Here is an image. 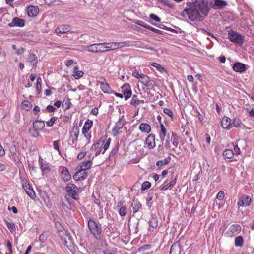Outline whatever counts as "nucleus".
<instances>
[{
  "mask_svg": "<svg viewBox=\"0 0 254 254\" xmlns=\"http://www.w3.org/2000/svg\"><path fill=\"white\" fill-rule=\"evenodd\" d=\"M210 10L208 1L198 0L195 2H188L186 8L182 12L183 16L187 15L188 19L193 22L202 21Z\"/></svg>",
  "mask_w": 254,
  "mask_h": 254,
  "instance_id": "nucleus-1",
  "label": "nucleus"
},
{
  "mask_svg": "<svg viewBox=\"0 0 254 254\" xmlns=\"http://www.w3.org/2000/svg\"><path fill=\"white\" fill-rule=\"evenodd\" d=\"M88 227L90 233L97 239L101 238L102 226L101 224L95 221L90 219L88 223Z\"/></svg>",
  "mask_w": 254,
  "mask_h": 254,
  "instance_id": "nucleus-2",
  "label": "nucleus"
},
{
  "mask_svg": "<svg viewBox=\"0 0 254 254\" xmlns=\"http://www.w3.org/2000/svg\"><path fill=\"white\" fill-rule=\"evenodd\" d=\"M65 190L68 195L72 199L78 200L79 195L78 194V188L74 184L68 183L65 187Z\"/></svg>",
  "mask_w": 254,
  "mask_h": 254,
  "instance_id": "nucleus-3",
  "label": "nucleus"
},
{
  "mask_svg": "<svg viewBox=\"0 0 254 254\" xmlns=\"http://www.w3.org/2000/svg\"><path fill=\"white\" fill-rule=\"evenodd\" d=\"M102 140H99L97 142L92 145L90 149V157L93 159L103 152Z\"/></svg>",
  "mask_w": 254,
  "mask_h": 254,
  "instance_id": "nucleus-4",
  "label": "nucleus"
},
{
  "mask_svg": "<svg viewBox=\"0 0 254 254\" xmlns=\"http://www.w3.org/2000/svg\"><path fill=\"white\" fill-rule=\"evenodd\" d=\"M87 51L92 53L105 52L104 43L93 44L86 47Z\"/></svg>",
  "mask_w": 254,
  "mask_h": 254,
  "instance_id": "nucleus-5",
  "label": "nucleus"
},
{
  "mask_svg": "<svg viewBox=\"0 0 254 254\" xmlns=\"http://www.w3.org/2000/svg\"><path fill=\"white\" fill-rule=\"evenodd\" d=\"M230 40L234 43L242 45L243 43V37L234 31H230L228 33Z\"/></svg>",
  "mask_w": 254,
  "mask_h": 254,
  "instance_id": "nucleus-6",
  "label": "nucleus"
},
{
  "mask_svg": "<svg viewBox=\"0 0 254 254\" xmlns=\"http://www.w3.org/2000/svg\"><path fill=\"white\" fill-rule=\"evenodd\" d=\"M211 8L214 9H220L227 5L226 1L222 0H212L210 3Z\"/></svg>",
  "mask_w": 254,
  "mask_h": 254,
  "instance_id": "nucleus-7",
  "label": "nucleus"
},
{
  "mask_svg": "<svg viewBox=\"0 0 254 254\" xmlns=\"http://www.w3.org/2000/svg\"><path fill=\"white\" fill-rule=\"evenodd\" d=\"M241 230V227L239 225H232L228 231L226 232V235L229 237H233L238 234Z\"/></svg>",
  "mask_w": 254,
  "mask_h": 254,
  "instance_id": "nucleus-8",
  "label": "nucleus"
},
{
  "mask_svg": "<svg viewBox=\"0 0 254 254\" xmlns=\"http://www.w3.org/2000/svg\"><path fill=\"white\" fill-rule=\"evenodd\" d=\"M122 92L126 100L129 99L132 95V91L128 84H125L121 87Z\"/></svg>",
  "mask_w": 254,
  "mask_h": 254,
  "instance_id": "nucleus-9",
  "label": "nucleus"
},
{
  "mask_svg": "<svg viewBox=\"0 0 254 254\" xmlns=\"http://www.w3.org/2000/svg\"><path fill=\"white\" fill-rule=\"evenodd\" d=\"M125 120L124 119V116H122L119 119L118 121L116 123L115 126L113 128V131L115 134L116 135L119 134V130L121 129L125 124Z\"/></svg>",
  "mask_w": 254,
  "mask_h": 254,
  "instance_id": "nucleus-10",
  "label": "nucleus"
},
{
  "mask_svg": "<svg viewBox=\"0 0 254 254\" xmlns=\"http://www.w3.org/2000/svg\"><path fill=\"white\" fill-rule=\"evenodd\" d=\"M88 176V173L85 170H80L76 172L73 175V179L76 181H80L85 179Z\"/></svg>",
  "mask_w": 254,
  "mask_h": 254,
  "instance_id": "nucleus-11",
  "label": "nucleus"
},
{
  "mask_svg": "<svg viewBox=\"0 0 254 254\" xmlns=\"http://www.w3.org/2000/svg\"><path fill=\"white\" fill-rule=\"evenodd\" d=\"M22 186L26 191L27 195H28L32 199H34L36 197V194L33 189L29 186V184L27 182H25L22 184Z\"/></svg>",
  "mask_w": 254,
  "mask_h": 254,
  "instance_id": "nucleus-12",
  "label": "nucleus"
},
{
  "mask_svg": "<svg viewBox=\"0 0 254 254\" xmlns=\"http://www.w3.org/2000/svg\"><path fill=\"white\" fill-rule=\"evenodd\" d=\"M25 25V21L22 19L19 18L18 17L14 18L12 22L8 24V26L10 27H13L15 26L22 27Z\"/></svg>",
  "mask_w": 254,
  "mask_h": 254,
  "instance_id": "nucleus-13",
  "label": "nucleus"
},
{
  "mask_svg": "<svg viewBox=\"0 0 254 254\" xmlns=\"http://www.w3.org/2000/svg\"><path fill=\"white\" fill-rule=\"evenodd\" d=\"M71 30V26L68 25H62L58 26L55 29V33L58 34H64L70 32Z\"/></svg>",
  "mask_w": 254,
  "mask_h": 254,
  "instance_id": "nucleus-14",
  "label": "nucleus"
},
{
  "mask_svg": "<svg viewBox=\"0 0 254 254\" xmlns=\"http://www.w3.org/2000/svg\"><path fill=\"white\" fill-rule=\"evenodd\" d=\"M79 134V129L77 126H74L70 132V137L72 142H76Z\"/></svg>",
  "mask_w": 254,
  "mask_h": 254,
  "instance_id": "nucleus-15",
  "label": "nucleus"
},
{
  "mask_svg": "<svg viewBox=\"0 0 254 254\" xmlns=\"http://www.w3.org/2000/svg\"><path fill=\"white\" fill-rule=\"evenodd\" d=\"M181 248L180 242L174 243L171 247L170 254H181Z\"/></svg>",
  "mask_w": 254,
  "mask_h": 254,
  "instance_id": "nucleus-16",
  "label": "nucleus"
},
{
  "mask_svg": "<svg viewBox=\"0 0 254 254\" xmlns=\"http://www.w3.org/2000/svg\"><path fill=\"white\" fill-rule=\"evenodd\" d=\"M146 144L149 149H152L155 146V135L153 134L149 135L146 139Z\"/></svg>",
  "mask_w": 254,
  "mask_h": 254,
  "instance_id": "nucleus-17",
  "label": "nucleus"
},
{
  "mask_svg": "<svg viewBox=\"0 0 254 254\" xmlns=\"http://www.w3.org/2000/svg\"><path fill=\"white\" fill-rule=\"evenodd\" d=\"M39 162L40 164V168L43 174H46L50 171V168L49 166V164L45 161L44 162L43 159L41 157L39 158Z\"/></svg>",
  "mask_w": 254,
  "mask_h": 254,
  "instance_id": "nucleus-18",
  "label": "nucleus"
},
{
  "mask_svg": "<svg viewBox=\"0 0 254 254\" xmlns=\"http://www.w3.org/2000/svg\"><path fill=\"white\" fill-rule=\"evenodd\" d=\"M231 119L227 117H224L221 121V126L224 129L229 130L232 127Z\"/></svg>",
  "mask_w": 254,
  "mask_h": 254,
  "instance_id": "nucleus-19",
  "label": "nucleus"
},
{
  "mask_svg": "<svg viewBox=\"0 0 254 254\" xmlns=\"http://www.w3.org/2000/svg\"><path fill=\"white\" fill-rule=\"evenodd\" d=\"M251 202V198L249 196H245L238 200L237 204L239 206H247L250 205Z\"/></svg>",
  "mask_w": 254,
  "mask_h": 254,
  "instance_id": "nucleus-20",
  "label": "nucleus"
},
{
  "mask_svg": "<svg viewBox=\"0 0 254 254\" xmlns=\"http://www.w3.org/2000/svg\"><path fill=\"white\" fill-rule=\"evenodd\" d=\"M233 70L237 72H243L246 70L245 64L240 63H235L233 66Z\"/></svg>",
  "mask_w": 254,
  "mask_h": 254,
  "instance_id": "nucleus-21",
  "label": "nucleus"
},
{
  "mask_svg": "<svg viewBox=\"0 0 254 254\" xmlns=\"http://www.w3.org/2000/svg\"><path fill=\"white\" fill-rule=\"evenodd\" d=\"M101 89L105 93L112 94L113 91L111 89L109 84L106 82H99Z\"/></svg>",
  "mask_w": 254,
  "mask_h": 254,
  "instance_id": "nucleus-22",
  "label": "nucleus"
},
{
  "mask_svg": "<svg viewBox=\"0 0 254 254\" xmlns=\"http://www.w3.org/2000/svg\"><path fill=\"white\" fill-rule=\"evenodd\" d=\"M88 158L90 159L87 161H84L81 163L80 164V169L86 171L90 169L92 165V157H90V154L88 155Z\"/></svg>",
  "mask_w": 254,
  "mask_h": 254,
  "instance_id": "nucleus-23",
  "label": "nucleus"
},
{
  "mask_svg": "<svg viewBox=\"0 0 254 254\" xmlns=\"http://www.w3.org/2000/svg\"><path fill=\"white\" fill-rule=\"evenodd\" d=\"M27 12L29 16H36L39 12V8L36 6H29L27 8Z\"/></svg>",
  "mask_w": 254,
  "mask_h": 254,
  "instance_id": "nucleus-24",
  "label": "nucleus"
},
{
  "mask_svg": "<svg viewBox=\"0 0 254 254\" xmlns=\"http://www.w3.org/2000/svg\"><path fill=\"white\" fill-rule=\"evenodd\" d=\"M93 125V121L88 119L85 123L82 129L83 134L87 133Z\"/></svg>",
  "mask_w": 254,
  "mask_h": 254,
  "instance_id": "nucleus-25",
  "label": "nucleus"
},
{
  "mask_svg": "<svg viewBox=\"0 0 254 254\" xmlns=\"http://www.w3.org/2000/svg\"><path fill=\"white\" fill-rule=\"evenodd\" d=\"M61 173L62 177L65 182H67L71 179V176L67 168L63 167Z\"/></svg>",
  "mask_w": 254,
  "mask_h": 254,
  "instance_id": "nucleus-26",
  "label": "nucleus"
},
{
  "mask_svg": "<svg viewBox=\"0 0 254 254\" xmlns=\"http://www.w3.org/2000/svg\"><path fill=\"white\" fill-rule=\"evenodd\" d=\"M33 128L35 130H41L45 127L44 122L39 120H36L33 124Z\"/></svg>",
  "mask_w": 254,
  "mask_h": 254,
  "instance_id": "nucleus-27",
  "label": "nucleus"
},
{
  "mask_svg": "<svg viewBox=\"0 0 254 254\" xmlns=\"http://www.w3.org/2000/svg\"><path fill=\"white\" fill-rule=\"evenodd\" d=\"M139 129L143 133H149L151 131V127L147 123H141L139 126Z\"/></svg>",
  "mask_w": 254,
  "mask_h": 254,
  "instance_id": "nucleus-28",
  "label": "nucleus"
},
{
  "mask_svg": "<svg viewBox=\"0 0 254 254\" xmlns=\"http://www.w3.org/2000/svg\"><path fill=\"white\" fill-rule=\"evenodd\" d=\"M115 49H117L116 42L104 43L105 52L111 50H114Z\"/></svg>",
  "mask_w": 254,
  "mask_h": 254,
  "instance_id": "nucleus-29",
  "label": "nucleus"
},
{
  "mask_svg": "<svg viewBox=\"0 0 254 254\" xmlns=\"http://www.w3.org/2000/svg\"><path fill=\"white\" fill-rule=\"evenodd\" d=\"M100 140H102V143H103L102 147H103V150L102 153L103 154L105 153V151L109 148L110 144L111 143V139L110 138L106 139V138H102Z\"/></svg>",
  "mask_w": 254,
  "mask_h": 254,
  "instance_id": "nucleus-30",
  "label": "nucleus"
},
{
  "mask_svg": "<svg viewBox=\"0 0 254 254\" xmlns=\"http://www.w3.org/2000/svg\"><path fill=\"white\" fill-rule=\"evenodd\" d=\"M139 80L143 85L145 86H149L150 78L147 75L142 74Z\"/></svg>",
  "mask_w": 254,
  "mask_h": 254,
  "instance_id": "nucleus-31",
  "label": "nucleus"
},
{
  "mask_svg": "<svg viewBox=\"0 0 254 254\" xmlns=\"http://www.w3.org/2000/svg\"><path fill=\"white\" fill-rule=\"evenodd\" d=\"M171 160L170 157L164 158L163 160H159L156 163V166L159 168H161L163 166L167 165Z\"/></svg>",
  "mask_w": 254,
  "mask_h": 254,
  "instance_id": "nucleus-32",
  "label": "nucleus"
},
{
  "mask_svg": "<svg viewBox=\"0 0 254 254\" xmlns=\"http://www.w3.org/2000/svg\"><path fill=\"white\" fill-rule=\"evenodd\" d=\"M176 181H177V178H175L170 183H169L167 184H165V185H162L161 186L160 189L163 190H167L168 189L170 188V187L174 186L176 184Z\"/></svg>",
  "mask_w": 254,
  "mask_h": 254,
  "instance_id": "nucleus-33",
  "label": "nucleus"
},
{
  "mask_svg": "<svg viewBox=\"0 0 254 254\" xmlns=\"http://www.w3.org/2000/svg\"><path fill=\"white\" fill-rule=\"evenodd\" d=\"M150 65L153 67H154L155 68H156L159 71H160V72L161 73H163V72H167L166 71V70L165 69V68H164L161 65H160V64H158V63H154V62H152V63H150Z\"/></svg>",
  "mask_w": 254,
  "mask_h": 254,
  "instance_id": "nucleus-34",
  "label": "nucleus"
},
{
  "mask_svg": "<svg viewBox=\"0 0 254 254\" xmlns=\"http://www.w3.org/2000/svg\"><path fill=\"white\" fill-rule=\"evenodd\" d=\"M73 73V76L76 79L80 78L83 75V72L81 70H79V67L77 66L74 68Z\"/></svg>",
  "mask_w": 254,
  "mask_h": 254,
  "instance_id": "nucleus-35",
  "label": "nucleus"
},
{
  "mask_svg": "<svg viewBox=\"0 0 254 254\" xmlns=\"http://www.w3.org/2000/svg\"><path fill=\"white\" fill-rule=\"evenodd\" d=\"M131 207H132L133 213H135L139 210L141 207V204L138 201H134L131 204Z\"/></svg>",
  "mask_w": 254,
  "mask_h": 254,
  "instance_id": "nucleus-36",
  "label": "nucleus"
},
{
  "mask_svg": "<svg viewBox=\"0 0 254 254\" xmlns=\"http://www.w3.org/2000/svg\"><path fill=\"white\" fill-rule=\"evenodd\" d=\"M223 155L225 158L231 159L233 157L234 152L232 150L225 149L223 151Z\"/></svg>",
  "mask_w": 254,
  "mask_h": 254,
  "instance_id": "nucleus-37",
  "label": "nucleus"
},
{
  "mask_svg": "<svg viewBox=\"0 0 254 254\" xmlns=\"http://www.w3.org/2000/svg\"><path fill=\"white\" fill-rule=\"evenodd\" d=\"M29 62L31 63L32 65H35L38 62V59L37 56L34 54H30L29 55Z\"/></svg>",
  "mask_w": 254,
  "mask_h": 254,
  "instance_id": "nucleus-38",
  "label": "nucleus"
},
{
  "mask_svg": "<svg viewBox=\"0 0 254 254\" xmlns=\"http://www.w3.org/2000/svg\"><path fill=\"white\" fill-rule=\"evenodd\" d=\"M244 243L243 238L242 236H239L235 238V245L236 247H241Z\"/></svg>",
  "mask_w": 254,
  "mask_h": 254,
  "instance_id": "nucleus-39",
  "label": "nucleus"
},
{
  "mask_svg": "<svg viewBox=\"0 0 254 254\" xmlns=\"http://www.w3.org/2000/svg\"><path fill=\"white\" fill-rule=\"evenodd\" d=\"M158 225V221L157 218L155 216H152L150 220V226L152 228H156Z\"/></svg>",
  "mask_w": 254,
  "mask_h": 254,
  "instance_id": "nucleus-40",
  "label": "nucleus"
},
{
  "mask_svg": "<svg viewBox=\"0 0 254 254\" xmlns=\"http://www.w3.org/2000/svg\"><path fill=\"white\" fill-rule=\"evenodd\" d=\"M144 103V101L143 100H139L136 98V96H134L131 100L130 104L134 106H136L139 105V104H143Z\"/></svg>",
  "mask_w": 254,
  "mask_h": 254,
  "instance_id": "nucleus-41",
  "label": "nucleus"
},
{
  "mask_svg": "<svg viewBox=\"0 0 254 254\" xmlns=\"http://www.w3.org/2000/svg\"><path fill=\"white\" fill-rule=\"evenodd\" d=\"M161 133L160 134V137L162 141L165 140V137L166 135L167 131L163 124L160 125Z\"/></svg>",
  "mask_w": 254,
  "mask_h": 254,
  "instance_id": "nucleus-42",
  "label": "nucleus"
},
{
  "mask_svg": "<svg viewBox=\"0 0 254 254\" xmlns=\"http://www.w3.org/2000/svg\"><path fill=\"white\" fill-rule=\"evenodd\" d=\"M22 106L24 109L28 111L30 110L32 108V104L30 102L28 101L25 100L22 102Z\"/></svg>",
  "mask_w": 254,
  "mask_h": 254,
  "instance_id": "nucleus-43",
  "label": "nucleus"
},
{
  "mask_svg": "<svg viewBox=\"0 0 254 254\" xmlns=\"http://www.w3.org/2000/svg\"><path fill=\"white\" fill-rule=\"evenodd\" d=\"M129 43L130 42L129 41L116 42V46H117V49L125 47L126 46H129L130 45Z\"/></svg>",
  "mask_w": 254,
  "mask_h": 254,
  "instance_id": "nucleus-44",
  "label": "nucleus"
},
{
  "mask_svg": "<svg viewBox=\"0 0 254 254\" xmlns=\"http://www.w3.org/2000/svg\"><path fill=\"white\" fill-rule=\"evenodd\" d=\"M232 127H239L241 125L242 122L239 118H234L232 123H231Z\"/></svg>",
  "mask_w": 254,
  "mask_h": 254,
  "instance_id": "nucleus-45",
  "label": "nucleus"
},
{
  "mask_svg": "<svg viewBox=\"0 0 254 254\" xmlns=\"http://www.w3.org/2000/svg\"><path fill=\"white\" fill-rule=\"evenodd\" d=\"M151 186V183L149 181H145L144 182L141 186V190L144 191L148 189Z\"/></svg>",
  "mask_w": 254,
  "mask_h": 254,
  "instance_id": "nucleus-46",
  "label": "nucleus"
},
{
  "mask_svg": "<svg viewBox=\"0 0 254 254\" xmlns=\"http://www.w3.org/2000/svg\"><path fill=\"white\" fill-rule=\"evenodd\" d=\"M48 232H44L39 237V241L41 242H45L48 237Z\"/></svg>",
  "mask_w": 254,
  "mask_h": 254,
  "instance_id": "nucleus-47",
  "label": "nucleus"
},
{
  "mask_svg": "<svg viewBox=\"0 0 254 254\" xmlns=\"http://www.w3.org/2000/svg\"><path fill=\"white\" fill-rule=\"evenodd\" d=\"M172 134L173 137L172 143L175 147H177L179 144L178 137L173 132H172Z\"/></svg>",
  "mask_w": 254,
  "mask_h": 254,
  "instance_id": "nucleus-48",
  "label": "nucleus"
},
{
  "mask_svg": "<svg viewBox=\"0 0 254 254\" xmlns=\"http://www.w3.org/2000/svg\"><path fill=\"white\" fill-rule=\"evenodd\" d=\"M119 213L121 216H124L127 213V208L125 206H121L119 210Z\"/></svg>",
  "mask_w": 254,
  "mask_h": 254,
  "instance_id": "nucleus-49",
  "label": "nucleus"
},
{
  "mask_svg": "<svg viewBox=\"0 0 254 254\" xmlns=\"http://www.w3.org/2000/svg\"><path fill=\"white\" fill-rule=\"evenodd\" d=\"M42 87V79L40 77H38L37 79L36 90L40 92Z\"/></svg>",
  "mask_w": 254,
  "mask_h": 254,
  "instance_id": "nucleus-50",
  "label": "nucleus"
},
{
  "mask_svg": "<svg viewBox=\"0 0 254 254\" xmlns=\"http://www.w3.org/2000/svg\"><path fill=\"white\" fill-rule=\"evenodd\" d=\"M59 144H60L59 140L54 141L53 142V145L54 148L58 152L59 154H60L61 152H60V150L59 149Z\"/></svg>",
  "mask_w": 254,
  "mask_h": 254,
  "instance_id": "nucleus-51",
  "label": "nucleus"
},
{
  "mask_svg": "<svg viewBox=\"0 0 254 254\" xmlns=\"http://www.w3.org/2000/svg\"><path fill=\"white\" fill-rule=\"evenodd\" d=\"M56 117H54L52 118L50 121H48L46 122L47 126L48 127H51L55 123L56 120Z\"/></svg>",
  "mask_w": 254,
  "mask_h": 254,
  "instance_id": "nucleus-52",
  "label": "nucleus"
},
{
  "mask_svg": "<svg viewBox=\"0 0 254 254\" xmlns=\"http://www.w3.org/2000/svg\"><path fill=\"white\" fill-rule=\"evenodd\" d=\"M119 150V143H117L116 146L112 149L111 153L110 156H114L118 151Z\"/></svg>",
  "mask_w": 254,
  "mask_h": 254,
  "instance_id": "nucleus-53",
  "label": "nucleus"
},
{
  "mask_svg": "<svg viewBox=\"0 0 254 254\" xmlns=\"http://www.w3.org/2000/svg\"><path fill=\"white\" fill-rule=\"evenodd\" d=\"M137 25L141 26L144 28H145L146 29H148V27H149V25L146 24L145 22H144L143 21L141 20H138L137 21L136 23Z\"/></svg>",
  "mask_w": 254,
  "mask_h": 254,
  "instance_id": "nucleus-54",
  "label": "nucleus"
},
{
  "mask_svg": "<svg viewBox=\"0 0 254 254\" xmlns=\"http://www.w3.org/2000/svg\"><path fill=\"white\" fill-rule=\"evenodd\" d=\"M225 196L224 192L222 190H220L217 195V198L219 200H222Z\"/></svg>",
  "mask_w": 254,
  "mask_h": 254,
  "instance_id": "nucleus-55",
  "label": "nucleus"
},
{
  "mask_svg": "<svg viewBox=\"0 0 254 254\" xmlns=\"http://www.w3.org/2000/svg\"><path fill=\"white\" fill-rule=\"evenodd\" d=\"M45 3L48 5H55L57 4L59 2L58 0H45Z\"/></svg>",
  "mask_w": 254,
  "mask_h": 254,
  "instance_id": "nucleus-56",
  "label": "nucleus"
},
{
  "mask_svg": "<svg viewBox=\"0 0 254 254\" xmlns=\"http://www.w3.org/2000/svg\"><path fill=\"white\" fill-rule=\"evenodd\" d=\"M151 245L149 244L143 245L139 248L138 251L139 252L143 251L146 250H148L151 248Z\"/></svg>",
  "mask_w": 254,
  "mask_h": 254,
  "instance_id": "nucleus-57",
  "label": "nucleus"
},
{
  "mask_svg": "<svg viewBox=\"0 0 254 254\" xmlns=\"http://www.w3.org/2000/svg\"><path fill=\"white\" fill-rule=\"evenodd\" d=\"M149 17L150 19L154 20L156 22H160L161 20L160 18L154 14H150Z\"/></svg>",
  "mask_w": 254,
  "mask_h": 254,
  "instance_id": "nucleus-58",
  "label": "nucleus"
},
{
  "mask_svg": "<svg viewBox=\"0 0 254 254\" xmlns=\"http://www.w3.org/2000/svg\"><path fill=\"white\" fill-rule=\"evenodd\" d=\"M147 29H149V30H151V31L154 32L156 33H158V34H162V31H161L159 29H155L154 27H153L150 25L148 27Z\"/></svg>",
  "mask_w": 254,
  "mask_h": 254,
  "instance_id": "nucleus-59",
  "label": "nucleus"
},
{
  "mask_svg": "<svg viewBox=\"0 0 254 254\" xmlns=\"http://www.w3.org/2000/svg\"><path fill=\"white\" fill-rule=\"evenodd\" d=\"M163 112L165 114L168 115L169 117H173V113L172 111L168 108H164L163 110Z\"/></svg>",
  "mask_w": 254,
  "mask_h": 254,
  "instance_id": "nucleus-60",
  "label": "nucleus"
},
{
  "mask_svg": "<svg viewBox=\"0 0 254 254\" xmlns=\"http://www.w3.org/2000/svg\"><path fill=\"white\" fill-rule=\"evenodd\" d=\"M7 227L8 228V229L10 230H13L15 229V225L13 223H10L9 222H6V223Z\"/></svg>",
  "mask_w": 254,
  "mask_h": 254,
  "instance_id": "nucleus-61",
  "label": "nucleus"
},
{
  "mask_svg": "<svg viewBox=\"0 0 254 254\" xmlns=\"http://www.w3.org/2000/svg\"><path fill=\"white\" fill-rule=\"evenodd\" d=\"M142 74H140L137 70H135L132 72V76L136 78L140 79Z\"/></svg>",
  "mask_w": 254,
  "mask_h": 254,
  "instance_id": "nucleus-62",
  "label": "nucleus"
},
{
  "mask_svg": "<svg viewBox=\"0 0 254 254\" xmlns=\"http://www.w3.org/2000/svg\"><path fill=\"white\" fill-rule=\"evenodd\" d=\"M92 197L94 198L93 200L94 203L95 204H96L98 207H100L101 205H100V201L99 199L96 198L95 196L94 195V194H92Z\"/></svg>",
  "mask_w": 254,
  "mask_h": 254,
  "instance_id": "nucleus-63",
  "label": "nucleus"
},
{
  "mask_svg": "<svg viewBox=\"0 0 254 254\" xmlns=\"http://www.w3.org/2000/svg\"><path fill=\"white\" fill-rule=\"evenodd\" d=\"M86 153V151H83L79 152L77 155V158L79 160L83 159V157L85 156Z\"/></svg>",
  "mask_w": 254,
  "mask_h": 254,
  "instance_id": "nucleus-64",
  "label": "nucleus"
}]
</instances>
